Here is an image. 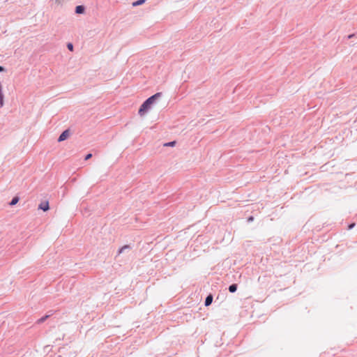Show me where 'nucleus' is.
I'll list each match as a JSON object with an SVG mask.
<instances>
[{
  "label": "nucleus",
  "mask_w": 357,
  "mask_h": 357,
  "mask_svg": "<svg viewBox=\"0 0 357 357\" xmlns=\"http://www.w3.org/2000/svg\"><path fill=\"white\" fill-rule=\"evenodd\" d=\"M253 220V217H250L248 218V221H252Z\"/></svg>",
  "instance_id": "nucleus-18"
},
{
  "label": "nucleus",
  "mask_w": 357,
  "mask_h": 357,
  "mask_svg": "<svg viewBox=\"0 0 357 357\" xmlns=\"http://www.w3.org/2000/svg\"><path fill=\"white\" fill-rule=\"evenodd\" d=\"M162 96V93L158 92L153 96L146 99L143 104L141 105L139 109V114L143 116L148 110L151 108V106L155 102V101Z\"/></svg>",
  "instance_id": "nucleus-1"
},
{
  "label": "nucleus",
  "mask_w": 357,
  "mask_h": 357,
  "mask_svg": "<svg viewBox=\"0 0 357 357\" xmlns=\"http://www.w3.org/2000/svg\"><path fill=\"white\" fill-rule=\"evenodd\" d=\"M18 201H19V198L17 197H15L11 200L10 205L13 206V205L16 204L18 202Z\"/></svg>",
  "instance_id": "nucleus-8"
},
{
  "label": "nucleus",
  "mask_w": 357,
  "mask_h": 357,
  "mask_svg": "<svg viewBox=\"0 0 357 357\" xmlns=\"http://www.w3.org/2000/svg\"><path fill=\"white\" fill-rule=\"evenodd\" d=\"M3 71H5V68L3 66H0V72H3Z\"/></svg>",
  "instance_id": "nucleus-17"
},
{
  "label": "nucleus",
  "mask_w": 357,
  "mask_h": 357,
  "mask_svg": "<svg viewBox=\"0 0 357 357\" xmlns=\"http://www.w3.org/2000/svg\"><path fill=\"white\" fill-rule=\"evenodd\" d=\"M237 289V284H232L229 287V291L231 293H234Z\"/></svg>",
  "instance_id": "nucleus-6"
},
{
  "label": "nucleus",
  "mask_w": 357,
  "mask_h": 357,
  "mask_svg": "<svg viewBox=\"0 0 357 357\" xmlns=\"http://www.w3.org/2000/svg\"><path fill=\"white\" fill-rule=\"evenodd\" d=\"M145 1H146V0H137L132 3V6H137L143 4Z\"/></svg>",
  "instance_id": "nucleus-7"
},
{
  "label": "nucleus",
  "mask_w": 357,
  "mask_h": 357,
  "mask_svg": "<svg viewBox=\"0 0 357 357\" xmlns=\"http://www.w3.org/2000/svg\"><path fill=\"white\" fill-rule=\"evenodd\" d=\"M130 248V246L129 245H124L119 250V254H121L122 252H123L126 250L127 249H129Z\"/></svg>",
  "instance_id": "nucleus-9"
},
{
  "label": "nucleus",
  "mask_w": 357,
  "mask_h": 357,
  "mask_svg": "<svg viewBox=\"0 0 357 357\" xmlns=\"http://www.w3.org/2000/svg\"><path fill=\"white\" fill-rule=\"evenodd\" d=\"M69 130H64L61 135L59 137V139H58V141L60 142H62V141H64L65 139H66L68 138V137L69 136Z\"/></svg>",
  "instance_id": "nucleus-2"
},
{
  "label": "nucleus",
  "mask_w": 357,
  "mask_h": 357,
  "mask_svg": "<svg viewBox=\"0 0 357 357\" xmlns=\"http://www.w3.org/2000/svg\"><path fill=\"white\" fill-rule=\"evenodd\" d=\"M85 8L84 6H77L75 8V13L77 14H82L84 13Z\"/></svg>",
  "instance_id": "nucleus-4"
},
{
  "label": "nucleus",
  "mask_w": 357,
  "mask_h": 357,
  "mask_svg": "<svg viewBox=\"0 0 357 357\" xmlns=\"http://www.w3.org/2000/svg\"><path fill=\"white\" fill-rule=\"evenodd\" d=\"M213 301V296L212 295H208L206 298V300H205V305L206 306H208L211 304Z\"/></svg>",
  "instance_id": "nucleus-5"
},
{
  "label": "nucleus",
  "mask_w": 357,
  "mask_h": 357,
  "mask_svg": "<svg viewBox=\"0 0 357 357\" xmlns=\"http://www.w3.org/2000/svg\"><path fill=\"white\" fill-rule=\"evenodd\" d=\"M67 47L68 49L70 50V51H73V45L72 43H68L67 44Z\"/></svg>",
  "instance_id": "nucleus-13"
},
{
  "label": "nucleus",
  "mask_w": 357,
  "mask_h": 357,
  "mask_svg": "<svg viewBox=\"0 0 357 357\" xmlns=\"http://www.w3.org/2000/svg\"><path fill=\"white\" fill-rule=\"evenodd\" d=\"M91 157H92V154L89 153L85 156V160H87L90 159Z\"/></svg>",
  "instance_id": "nucleus-14"
},
{
  "label": "nucleus",
  "mask_w": 357,
  "mask_h": 357,
  "mask_svg": "<svg viewBox=\"0 0 357 357\" xmlns=\"http://www.w3.org/2000/svg\"><path fill=\"white\" fill-rule=\"evenodd\" d=\"M354 36H355V34H354V33H352V34L349 35V36H347V38H348L349 39H351V38H354Z\"/></svg>",
  "instance_id": "nucleus-16"
},
{
  "label": "nucleus",
  "mask_w": 357,
  "mask_h": 357,
  "mask_svg": "<svg viewBox=\"0 0 357 357\" xmlns=\"http://www.w3.org/2000/svg\"><path fill=\"white\" fill-rule=\"evenodd\" d=\"M355 224L352 223L348 226L349 229H351L354 227Z\"/></svg>",
  "instance_id": "nucleus-15"
},
{
  "label": "nucleus",
  "mask_w": 357,
  "mask_h": 357,
  "mask_svg": "<svg viewBox=\"0 0 357 357\" xmlns=\"http://www.w3.org/2000/svg\"><path fill=\"white\" fill-rule=\"evenodd\" d=\"M175 144H176V142L173 141V142H170L165 144V146H174L175 145Z\"/></svg>",
  "instance_id": "nucleus-12"
},
{
  "label": "nucleus",
  "mask_w": 357,
  "mask_h": 357,
  "mask_svg": "<svg viewBox=\"0 0 357 357\" xmlns=\"http://www.w3.org/2000/svg\"><path fill=\"white\" fill-rule=\"evenodd\" d=\"M39 209H41L43 210V211H47L49 210L50 208V206H49V202H41L40 204H39V206H38Z\"/></svg>",
  "instance_id": "nucleus-3"
},
{
  "label": "nucleus",
  "mask_w": 357,
  "mask_h": 357,
  "mask_svg": "<svg viewBox=\"0 0 357 357\" xmlns=\"http://www.w3.org/2000/svg\"><path fill=\"white\" fill-rule=\"evenodd\" d=\"M49 317V315H45L44 317H43L42 318L39 319L38 320V323H43V321H45L47 318Z\"/></svg>",
  "instance_id": "nucleus-10"
},
{
  "label": "nucleus",
  "mask_w": 357,
  "mask_h": 357,
  "mask_svg": "<svg viewBox=\"0 0 357 357\" xmlns=\"http://www.w3.org/2000/svg\"><path fill=\"white\" fill-rule=\"evenodd\" d=\"M4 105V96H0V107H2Z\"/></svg>",
  "instance_id": "nucleus-11"
}]
</instances>
